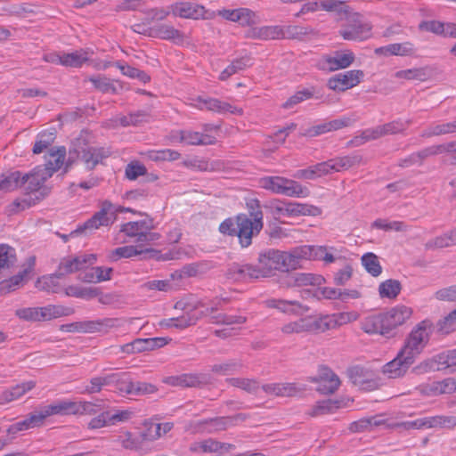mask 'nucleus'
I'll return each mask as SVG.
<instances>
[{
  "mask_svg": "<svg viewBox=\"0 0 456 456\" xmlns=\"http://www.w3.org/2000/svg\"><path fill=\"white\" fill-rule=\"evenodd\" d=\"M411 315V307L399 305L387 312L367 316L362 322V329L368 334L391 337L393 336L392 331L403 325Z\"/></svg>",
  "mask_w": 456,
  "mask_h": 456,
  "instance_id": "obj_1",
  "label": "nucleus"
},
{
  "mask_svg": "<svg viewBox=\"0 0 456 456\" xmlns=\"http://www.w3.org/2000/svg\"><path fill=\"white\" fill-rule=\"evenodd\" d=\"M248 207L252 209L249 216L245 214L237 216V237L242 248L251 245L252 238L256 236L264 227V215L258 200H253Z\"/></svg>",
  "mask_w": 456,
  "mask_h": 456,
  "instance_id": "obj_2",
  "label": "nucleus"
},
{
  "mask_svg": "<svg viewBox=\"0 0 456 456\" xmlns=\"http://www.w3.org/2000/svg\"><path fill=\"white\" fill-rule=\"evenodd\" d=\"M154 229L153 219L147 216L144 219L123 224L119 232L133 240L136 244L145 247L160 239V234L153 232Z\"/></svg>",
  "mask_w": 456,
  "mask_h": 456,
  "instance_id": "obj_3",
  "label": "nucleus"
},
{
  "mask_svg": "<svg viewBox=\"0 0 456 456\" xmlns=\"http://www.w3.org/2000/svg\"><path fill=\"white\" fill-rule=\"evenodd\" d=\"M434 330V325L429 320H423L414 326L406 337L402 351L414 361L428 346Z\"/></svg>",
  "mask_w": 456,
  "mask_h": 456,
  "instance_id": "obj_4",
  "label": "nucleus"
},
{
  "mask_svg": "<svg viewBox=\"0 0 456 456\" xmlns=\"http://www.w3.org/2000/svg\"><path fill=\"white\" fill-rule=\"evenodd\" d=\"M261 188L275 194H281L291 198H305L309 195V190L298 182L283 176H265L260 178Z\"/></svg>",
  "mask_w": 456,
  "mask_h": 456,
  "instance_id": "obj_5",
  "label": "nucleus"
},
{
  "mask_svg": "<svg viewBox=\"0 0 456 456\" xmlns=\"http://www.w3.org/2000/svg\"><path fill=\"white\" fill-rule=\"evenodd\" d=\"M118 212L134 213V210L129 208L116 206L109 200H104L101 203L100 209L85 222L82 226L78 227L76 232L94 231L102 226H109L115 222Z\"/></svg>",
  "mask_w": 456,
  "mask_h": 456,
  "instance_id": "obj_6",
  "label": "nucleus"
},
{
  "mask_svg": "<svg viewBox=\"0 0 456 456\" xmlns=\"http://www.w3.org/2000/svg\"><path fill=\"white\" fill-rule=\"evenodd\" d=\"M411 124V119L404 121L398 119L381 126L367 128L363 130L360 135L354 137L353 143L359 146L366 142L376 140L385 135L403 133Z\"/></svg>",
  "mask_w": 456,
  "mask_h": 456,
  "instance_id": "obj_7",
  "label": "nucleus"
},
{
  "mask_svg": "<svg viewBox=\"0 0 456 456\" xmlns=\"http://www.w3.org/2000/svg\"><path fill=\"white\" fill-rule=\"evenodd\" d=\"M268 208L273 215L277 216L296 217L299 216H310L314 214V208L311 205L286 201L281 200H273L269 202Z\"/></svg>",
  "mask_w": 456,
  "mask_h": 456,
  "instance_id": "obj_8",
  "label": "nucleus"
},
{
  "mask_svg": "<svg viewBox=\"0 0 456 456\" xmlns=\"http://www.w3.org/2000/svg\"><path fill=\"white\" fill-rule=\"evenodd\" d=\"M310 245H301L288 251L279 250L281 272H289L301 267L303 260H310Z\"/></svg>",
  "mask_w": 456,
  "mask_h": 456,
  "instance_id": "obj_9",
  "label": "nucleus"
},
{
  "mask_svg": "<svg viewBox=\"0 0 456 456\" xmlns=\"http://www.w3.org/2000/svg\"><path fill=\"white\" fill-rule=\"evenodd\" d=\"M456 426L455 416H432L417 419L411 421H404L396 424L397 428L404 430L410 429H422V428H453Z\"/></svg>",
  "mask_w": 456,
  "mask_h": 456,
  "instance_id": "obj_10",
  "label": "nucleus"
},
{
  "mask_svg": "<svg viewBox=\"0 0 456 456\" xmlns=\"http://www.w3.org/2000/svg\"><path fill=\"white\" fill-rule=\"evenodd\" d=\"M352 383L359 389L371 391L379 387V380L377 372L362 366H354L347 370Z\"/></svg>",
  "mask_w": 456,
  "mask_h": 456,
  "instance_id": "obj_11",
  "label": "nucleus"
},
{
  "mask_svg": "<svg viewBox=\"0 0 456 456\" xmlns=\"http://www.w3.org/2000/svg\"><path fill=\"white\" fill-rule=\"evenodd\" d=\"M346 40H365L371 35V26L362 16L354 13L348 18V25L340 31Z\"/></svg>",
  "mask_w": 456,
  "mask_h": 456,
  "instance_id": "obj_12",
  "label": "nucleus"
},
{
  "mask_svg": "<svg viewBox=\"0 0 456 456\" xmlns=\"http://www.w3.org/2000/svg\"><path fill=\"white\" fill-rule=\"evenodd\" d=\"M191 107L199 109L200 110L215 111L220 114L231 113L238 116L243 114V110L240 107L232 105L229 102H222L215 98H202L197 97L191 99V102L189 103Z\"/></svg>",
  "mask_w": 456,
  "mask_h": 456,
  "instance_id": "obj_13",
  "label": "nucleus"
},
{
  "mask_svg": "<svg viewBox=\"0 0 456 456\" xmlns=\"http://www.w3.org/2000/svg\"><path fill=\"white\" fill-rule=\"evenodd\" d=\"M309 380L318 384L317 390L324 395L335 393L341 384L338 376L326 366H321L317 375L310 378Z\"/></svg>",
  "mask_w": 456,
  "mask_h": 456,
  "instance_id": "obj_14",
  "label": "nucleus"
},
{
  "mask_svg": "<svg viewBox=\"0 0 456 456\" xmlns=\"http://www.w3.org/2000/svg\"><path fill=\"white\" fill-rule=\"evenodd\" d=\"M255 266L259 279L270 277L275 271H281L279 250L270 248L261 252L258 256V263Z\"/></svg>",
  "mask_w": 456,
  "mask_h": 456,
  "instance_id": "obj_15",
  "label": "nucleus"
},
{
  "mask_svg": "<svg viewBox=\"0 0 456 456\" xmlns=\"http://www.w3.org/2000/svg\"><path fill=\"white\" fill-rule=\"evenodd\" d=\"M363 77L362 70H348L338 73L330 77L328 81V86L334 91H346L357 86Z\"/></svg>",
  "mask_w": 456,
  "mask_h": 456,
  "instance_id": "obj_16",
  "label": "nucleus"
},
{
  "mask_svg": "<svg viewBox=\"0 0 456 456\" xmlns=\"http://www.w3.org/2000/svg\"><path fill=\"white\" fill-rule=\"evenodd\" d=\"M414 362L411 357L400 350L395 359L383 366L382 372L389 379H398L405 375Z\"/></svg>",
  "mask_w": 456,
  "mask_h": 456,
  "instance_id": "obj_17",
  "label": "nucleus"
},
{
  "mask_svg": "<svg viewBox=\"0 0 456 456\" xmlns=\"http://www.w3.org/2000/svg\"><path fill=\"white\" fill-rule=\"evenodd\" d=\"M97 260L95 254H80L75 257H67L62 259L59 266V273L61 276L83 270Z\"/></svg>",
  "mask_w": 456,
  "mask_h": 456,
  "instance_id": "obj_18",
  "label": "nucleus"
},
{
  "mask_svg": "<svg viewBox=\"0 0 456 456\" xmlns=\"http://www.w3.org/2000/svg\"><path fill=\"white\" fill-rule=\"evenodd\" d=\"M317 318L320 332H325L355 321L358 315L354 312H343L320 315Z\"/></svg>",
  "mask_w": 456,
  "mask_h": 456,
  "instance_id": "obj_19",
  "label": "nucleus"
},
{
  "mask_svg": "<svg viewBox=\"0 0 456 456\" xmlns=\"http://www.w3.org/2000/svg\"><path fill=\"white\" fill-rule=\"evenodd\" d=\"M281 332L286 335L303 332L320 333L317 316L308 315L294 322H289L281 327Z\"/></svg>",
  "mask_w": 456,
  "mask_h": 456,
  "instance_id": "obj_20",
  "label": "nucleus"
},
{
  "mask_svg": "<svg viewBox=\"0 0 456 456\" xmlns=\"http://www.w3.org/2000/svg\"><path fill=\"white\" fill-rule=\"evenodd\" d=\"M352 123V118L344 117L313 126L302 132L301 134L306 137H315L331 131H337L343 127H346Z\"/></svg>",
  "mask_w": 456,
  "mask_h": 456,
  "instance_id": "obj_21",
  "label": "nucleus"
},
{
  "mask_svg": "<svg viewBox=\"0 0 456 456\" xmlns=\"http://www.w3.org/2000/svg\"><path fill=\"white\" fill-rule=\"evenodd\" d=\"M208 377L202 373H183L176 376H169L163 379L164 383L181 387H196L208 383Z\"/></svg>",
  "mask_w": 456,
  "mask_h": 456,
  "instance_id": "obj_22",
  "label": "nucleus"
},
{
  "mask_svg": "<svg viewBox=\"0 0 456 456\" xmlns=\"http://www.w3.org/2000/svg\"><path fill=\"white\" fill-rule=\"evenodd\" d=\"M266 305L270 308H275L285 314L295 316L303 315L309 311L307 305L297 300L272 298L266 301Z\"/></svg>",
  "mask_w": 456,
  "mask_h": 456,
  "instance_id": "obj_23",
  "label": "nucleus"
},
{
  "mask_svg": "<svg viewBox=\"0 0 456 456\" xmlns=\"http://www.w3.org/2000/svg\"><path fill=\"white\" fill-rule=\"evenodd\" d=\"M78 159L85 165L86 168H94L102 160L110 155V151L104 148L86 147L77 151Z\"/></svg>",
  "mask_w": 456,
  "mask_h": 456,
  "instance_id": "obj_24",
  "label": "nucleus"
},
{
  "mask_svg": "<svg viewBox=\"0 0 456 456\" xmlns=\"http://www.w3.org/2000/svg\"><path fill=\"white\" fill-rule=\"evenodd\" d=\"M452 144L445 145V144H438V145H432L429 147H427L418 152L412 153L410 155L407 159H404L401 161L400 166L403 167H410L413 164L421 163L425 159L436 156L438 154H441L444 151H449V149L452 147Z\"/></svg>",
  "mask_w": 456,
  "mask_h": 456,
  "instance_id": "obj_25",
  "label": "nucleus"
},
{
  "mask_svg": "<svg viewBox=\"0 0 456 456\" xmlns=\"http://www.w3.org/2000/svg\"><path fill=\"white\" fill-rule=\"evenodd\" d=\"M218 14L224 19L238 22L241 26H250L256 21V14L248 8L223 9L218 11Z\"/></svg>",
  "mask_w": 456,
  "mask_h": 456,
  "instance_id": "obj_26",
  "label": "nucleus"
},
{
  "mask_svg": "<svg viewBox=\"0 0 456 456\" xmlns=\"http://www.w3.org/2000/svg\"><path fill=\"white\" fill-rule=\"evenodd\" d=\"M416 47L414 44L410 41L403 43H394L385 46H381L375 49L377 55L382 56H412L416 53Z\"/></svg>",
  "mask_w": 456,
  "mask_h": 456,
  "instance_id": "obj_27",
  "label": "nucleus"
},
{
  "mask_svg": "<svg viewBox=\"0 0 456 456\" xmlns=\"http://www.w3.org/2000/svg\"><path fill=\"white\" fill-rule=\"evenodd\" d=\"M52 177L49 171L42 166L36 167L29 174L22 175V182L28 191H37L42 188L48 178Z\"/></svg>",
  "mask_w": 456,
  "mask_h": 456,
  "instance_id": "obj_28",
  "label": "nucleus"
},
{
  "mask_svg": "<svg viewBox=\"0 0 456 456\" xmlns=\"http://www.w3.org/2000/svg\"><path fill=\"white\" fill-rule=\"evenodd\" d=\"M226 275L229 279L236 281L259 279L256 266L249 264H232Z\"/></svg>",
  "mask_w": 456,
  "mask_h": 456,
  "instance_id": "obj_29",
  "label": "nucleus"
},
{
  "mask_svg": "<svg viewBox=\"0 0 456 456\" xmlns=\"http://www.w3.org/2000/svg\"><path fill=\"white\" fill-rule=\"evenodd\" d=\"M35 387L36 382L34 380H28L4 390L0 394V404L9 403L20 399L25 394L31 391Z\"/></svg>",
  "mask_w": 456,
  "mask_h": 456,
  "instance_id": "obj_30",
  "label": "nucleus"
},
{
  "mask_svg": "<svg viewBox=\"0 0 456 456\" xmlns=\"http://www.w3.org/2000/svg\"><path fill=\"white\" fill-rule=\"evenodd\" d=\"M172 12L175 16L197 20L204 17L205 9L200 4L184 2L174 4L172 6Z\"/></svg>",
  "mask_w": 456,
  "mask_h": 456,
  "instance_id": "obj_31",
  "label": "nucleus"
},
{
  "mask_svg": "<svg viewBox=\"0 0 456 456\" xmlns=\"http://www.w3.org/2000/svg\"><path fill=\"white\" fill-rule=\"evenodd\" d=\"M230 444L220 443L215 439L208 438L200 441L192 442L189 446V451L193 453H211L221 450L227 451L232 448Z\"/></svg>",
  "mask_w": 456,
  "mask_h": 456,
  "instance_id": "obj_32",
  "label": "nucleus"
},
{
  "mask_svg": "<svg viewBox=\"0 0 456 456\" xmlns=\"http://www.w3.org/2000/svg\"><path fill=\"white\" fill-rule=\"evenodd\" d=\"M149 36L164 40H172L175 43H182L184 39L182 32L167 24H159L151 28Z\"/></svg>",
  "mask_w": 456,
  "mask_h": 456,
  "instance_id": "obj_33",
  "label": "nucleus"
},
{
  "mask_svg": "<svg viewBox=\"0 0 456 456\" xmlns=\"http://www.w3.org/2000/svg\"><path fill=\"white\" fill-rule=\"evenodd\" d=\"M45 164L43 168H45L51 175L57 172L65 162L66 149L65 147H59L57 149H51L45 157Z\"/></svg>",
  "mask_w": 456,
  "mask_h": 456,
  "instance_id": "obj_34",
  "label": "nucleus"
},
{
  "mask_svg": "<svg viewBox=\"0 0 456 456\" xmlns=\"http://www.w3.org/2000/svg\"><path fill=\"white\" fill-rule=\"evenodd\" d=\"M216 141V138L210 134L192 130H184L180 133V142L186 145H212Z\"/></svg>",
  "mask_w": 456,
  "mask_h": 456,
  "instance_id": "obj_35",
  "label": "nucleus"
},
{
  "mask_svg": "<svg viewBox=\"0 0 456 456\" xmlns=\"http://www.w3.org/2000/svg\"><path fill=\"white\" fill-rule=\"evenodd\" d=\"M90 49H79L72 53H62L61 65L70 68H80L84 63L89 61L93 54Z\"/></svg>",
  "mask_w": 456,
  "mask_h": 456,
  "instance_id": "obj_36",
  "label": "nucleus"
},
{
  "mask_svg": "<svg viewBox=\"0 0 456 456\" xmlns=\"http://www.w3.org/2000/svg\"><path fill=\"white\" fill-rule=\"evenodd\" d=\"M119 375L118 373H111L103 376L94 377L90 379L89 384L85 386L81 394H95L99 393L103 387L112 383L118 382Z\"/></svg>",
  "mask_w": 456,
  "mask_h": 456,
  "instance_id": "obj_37",
  "label": "nucleus"
},
{
  "mask_svg": "<svg viewBox=\"0 0 456 456\" xmlns=\"http://www.w3.org/2000/svg\"><path fill=\"white\" fill-rule=\"evenodd\" d=\"M354 59V56L351 52L336 53L334 56H329L324 60L322 68L329 70L345 69L351 65Z\"/></svg>",
  "mask_w": 456,
  "mask_h": 456,
  "instance_id": "obj_38",
  "label": "nucleus"
},
{
  "mask_svg": "<svg viewBox=\"0 0 456 456\" xmlns=\"http://www.w3.org/2000/svg\"><path fill=\"white\" fill-rule=\"evenodd\" d=\"M72 313L73 310L69 307L48 305L44 307H39V322L50 321L62 316H69Z\"/></svg>",
  "mask_w": 456,
  "mask_h": 456,
  "instance_id": "obj_39",
  "label": "nucleus"
},
{
  "mask_svg": "<svg viewBox=\"0 0 456 456\" xmlns=\"http://www.w3.org/2000/svg\"><path fill=\"white\" fill-rule=\"evenodd\" d=\"M77 402L70 400H57L48 404L51 416L77 414Z\"/></svg>",
  "mask_w": 456,
  "mask_h": 456,
  "instance_id": "obj_40",
  "label": "nucleus"
},
{
  "mask_svg": "<svg viewBox=\"0 0 456 456\" xmlns=\"http://www.w3.org/2000/svg\"><path fill=\"white\" fill-rule=\"evenodd\" d=\"M251 65L252 61L250 57L248 56L235 59L220 73L219 79L222 81H225L232 75L245 69L246 68Z\"/></svg>",
  "mask_w": 456,
  "mask_h": 456,
  "instance_id": "obj_41",
  "label": "nucleus"
},
{
  "mask_svg": "<svg viewBox=\"0 0 456 456\" xmlns=\"http://www.w3.org/2000/svg\"><path fill=\"white\" fill-rule=\"evenodd\" d=\"M22 182V175L20 171L9 172L0 176V190L9 192L19 188Z\"/></svg>",
  "mask_w": 456,
  "mask_h": 456,
  "instance_id": "obj_42",
  "label": "nucleus"
},
{
  "mask_svg": "<svg viewBox=\"0 0 456 456\" xmlns=\"http://www.w3.org/2000/svg\"><path fill=\"white\" fill-rule=\"evenodd\" d=\"M149 251L150 249L144 248V247H142L138 244H136L135 246H123L117 248L116 249L111 251L110 257L112 260L117 261L120 258H130Z\"/></svg>",
  "mask_w": 456,
  "mask_h": 456,
  "instance_id": "obj_43",
  "label": "nucleus"
},
{
  "mask_svg": "<svg viewBox=\"0 0 456 456\" xmlns=\"http://www.w3.org/2000/svg\"><path fill=\"white\" fill-rule=\"evenodd\" d=\"M456 133V120L442 124H433L421 134L422 137H432Z\"/></svg>",
  "mask_w": 456,
  "mask_h": 456,
  "instance_id": "obj_44",
  "label": "nucleus"
},
{
  "mask_svg": "<svg viewBox=\"0 0 456 456\" xmlns=\"http://www.w3.org/2000/svg\"><path fill=\"white\" fill-rule=\"evenodd\" d=\"M226 382L234 387L240 388L249 394L257 395L261 387L257 380L244 378H230Z\"/></svg>",
  "mask_w": 456,
  "mask_h": 456,
  "instance_id": "obj_45",
  "label": "nucleus"
},
{
  "mask_svg": "<svg viewBox=\"0 0 456 456\" xmlns=\"http://www.w3.org/2000/svg\"><path fill=\"white\" fill-rule=\"evenodd\" d=\"M385 420L378 416L360 419L350 424L352 432H363L372 430L374 427L383 425Z\"/></svg>",
  "mask_w": 456,
  "mask_h": 456,
  "instance_id": "obj_46",
  "label": "nucleus"
},
{
  "mask_svg": "<svg viewBox=\"0 0 456 456\" xmlns=\"http://www.w3.org/2000/svg\"><path fill=\"white\" fill-rule=\"evenodd\" d=\"M362 157L360 155L343 156L330 159L331 168L333 172L346 170L355 165L360 164Z\"/></svg>",
  "mask_w": 456,
  "mask_h": 456,
  "instance_id": "obj_47",
  "label": "nucleus"
},
{
  "mask_svg": "<svg viewBox=\"0 0 456 456\" xmlns=\"http://www.w3.org/2000/svg\"><path fill=\"white\" fill-rule=\"evenodd\" d=\"M456 245V232L452 230L446 233L436 237L426 243V248H443Z\"/></svg>",
  "mask_w": 456,
  "mask_h": 456,
  "instance_id": "obj_48",
  "label": "nucleus"
},
{
  "mask_svg": "<svg viewBox=\"0 0 456 456\" xmlns=\"http://www.w3.org/2000/svg\"><path fill=\"white\" fill-rule=\"evenodd\" d=\"M16 262L15 249L7 244H0V271L10 269Z\"/></svg>",
  "mask_w": 456,
  "mask_h": 456,
  "instance_id": "obj_49",
  "label": "nucleus"
},
{
  "mask_svg": "<svg viewBox=\"0 0 456 456\" xmlns=\"http://www.w3.org/2000/svg\"><path fill=\"white\" fill-rule=\"evenodd\" d=\"M28 267L24 269L22 272L19 273L17 275L11 277L9 280L5 281L3 283L4 289H7L8 291L15 290L19 288L24 280V277L32 270L35 265L36 258L35 256H31L28 258Z\"/></svg>",
  "mask_w": 456,
  "mask_h": 456,
  "instance_id": "obj_50",
  "label": "nucleus"
},
{
  "mask_svg": "<svg viewBox=\"0 0 456 456\" xmlns=\"http://www.w3.org/2000/svg\"><path fill=\"white\" fill-rule=\"evenodd\" d=\"M242 368V363L237 360H229L227 362L214 364L211 370L223 376L237 373Z\"/></svg>",
  "mask_w": 456,
  "mask_h": 456,
  "instance_id": "obj_51",
  "label": "nucleus"
},
{
  "mask_svg": "<svg viewBox=\"0 0 456 456\" xmlns=\"http://www.w3.org/2000/svg\"><path fill=\"white\" fill-rule=\"evenodd\" d=\"M291 278L293 279V284L297 287L308 285L320 286L324 281L323 277L321 275L305 273H295Z\"/></svg>",
  "mask_w": 456,
  "mask_h": 456,
  "instance_id": "obj_52",
  "label": "nucleus"
},
{
  "mask_svg": "<svg viewBox=\"0 0 456 456\" xmlns=\"http://www.w3.org/2000/svg\"><path fill=\"white\" fill-rule=\"evenodd\" d=\"M429 73L427 68H414L395 72V77L399 79L425 81Z\"/></svg>",
  "mask_w": 456,
  "mask_h": 456,
  "instance_id": "obj_53",
  "label": "nucleus"
},
{
  "mask_svg": "<svg viewBox=\"0 0 456 456\" xmlns=\"http://www.w3.org/2000/svg\"><path fill=\"white\" fill-rule=\"evenodd\" d=\"M340 407V402L334 400H323L320 401L313 407L309 414L312 417H316L324 414L333 413L337 409Z\"/></svg>",
  "mask_w": 456,
  "mask_h": 456,
  "instance_id": "obj_54",
  "label": "nucleus"
},
{
  "mask_svg": "<svg viewBox=\"0 0 456 456\" xmlns=\"http://www.w3.org/2000/svg\"><path fill=\"white\" fill-rule=\"evenodd\" d=\"M145 155L152 161H174L181 158V154L177 151L171 149L148 151Z\"/></svg>",
  "mask_w": 456,
  "mask_h": 456,
  "instance_id": "obj_55",
  "label": "nucleus"
},
{
  "mask_svg": "<svg viewBox=\"0 0 456 456\" xmlns=\"http://www.w3.org/2000/svg\"><path fill=\"white\" fill-rule=\"evenodd\" d=\"M362 264L366 271L372 276L377 277L382 272L378 256L373 253H366L362 256Z\"/></svg>",
  "mask_w": 456,
  "mask_h": 456,
  "instance_id": "obj_56",
  "label": "nucleus"
},
{
  "mask_svg": "<svg viewBox=\"0 0 456 456\" xmlns=\"http://www.w3.org/2000/svg\"><path fill=\"white\" fill-rule=\"evenodd\" d=\"M401 291V284L396 280H387L380 283L379 292L381 297L395 298Z\"/></svg>",
  "mask_w": 456,
  "mask_h": 456,
  "instance_id": "obj_57",
  "label": "nucleus"
},
{
  "mask_svg": "<svg viewBox=\"0 0 456 456\" xmlns=\"http://www.w3.org/2000/svg\"><path fill=\"white\" fill-rule=\"evenodd\" d=\"M36 204V200L29 197L16 199L6 207V213L9 216L19 214Z\"/></svg>",
  "mask_w": 456,
  "mask_h": 456,
  "instance_id": "obj_58",
  "label": "nucleus"
},
{
  "mask_svg": "<svg viewBox=\"0 0 456 456\" xmlns=\"http://www.w3.org/2000/svg\"><path fill=\"white\" fill-rule=\"evenodd\" d=\"M199 317L194 314H185L176 318H170L165 322L167 327H175L177 329H184L191 325H194Z\"/></svg>",
  "mask_w": 456,
  "mask_h": 456,
  "instance_id": "obj_59",
  "label": "nucleus"
},
{
  "mask_svg": "<svg viewBox=\"0 0 456 456\" xmlns=\"http://www.w3.org/2000/svg\"><path fill=\"white\" fill-rule=\"evenodd\" d=\"M61 277L60 273L44 276L39 278L36 282V287L40 290L56 293L58 291V279Z\"/></svg>",
  "mask_w": 456,
  "mask_h": 456,
  "instance_id": "obj_60",
  "label": "nucleus"
},
{
  "mask_svg": "<svg viewBox=\"0 0 456 456\" xmlns=\"http://www.w3.org/2000/svg\"><path fill=\"white\" fill-rule=\"evenodd\" d=\"M55 134L53 132H42L37 135L33 147V153L39 154L49 148L54 142Z\"/></svg>",
  "mask_w": 456,
  "mask_h": 456,
  "instance_id": "obj_61",
  "label": "nucleus"
},
{
  "mask_svg": "<svg viewBox=\"0 0 456 456\" xmlns=\"http://www.w3.org/2000/svg\"><path fill=\"white\" fill-rule=\"evenodd\" d=\"M66 295L78 298L91 299L98 296V289L94 288L69 286L66 289Z\"/></svg>",
  "mask_w": 456,
  "mask_h": 456,
  "instance_id": "obj_62",
  "label": "nucleus"
},
{
  "mask_svg": "<svg viewBox=\"0 0 456 456\" xmlns=\"http://www.w3.org/2000/svg\"><path fill=\"white\" fill-rule=\"evenodd\" d=\"M434 363L444 365L445 368L455 367L456 348L436 355L430 362V368H434Z\"/></svg>",
  "mask_w": 456,
  "mask_h": 456,
  "instance_id": "obj_63",
  "label": "nucleus"
},
{
  "mask_svg": "<svg viewBox=\"0 0 456 456\" xmlns=\"http://www.w3.org/2000/svg\"><path fill=\"white\" fill-rule=\"evenodd\" d=\"M50 416L51 414L48 407L47 405H45L31 412L26 419L30 428H33L40 427L44 423L45 419Z\"/></svg>",
  "mask_w": 456,
  "mask_h": 456,
  "instance_id": "obj_64",
  "label": "nucleus"
}]
</instances>
